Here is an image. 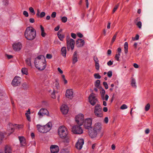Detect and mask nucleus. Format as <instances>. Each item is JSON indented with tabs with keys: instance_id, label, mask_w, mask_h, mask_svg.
I'll use <instances>...</instances> for the list:
<instances>
[{
	"instance_id": "1",
	"label": "nucleus",
	"mask_w": 153,
	"mask_h": 153,
	"mask_svg": "<svg viewBox=\"0 0 153 153\" xmlns=\"http://www.w3.org/2000/svg\"><path fill=\"white\" fill-rule=\"evenodd\" d=\"M34 64L36 67L39 70H43L46 66V60L45 56L43 55H40L36 58L34 61Z\"/></svg>"
},
{
	"instance_id": "2",
	"label": "nucleus",
	"mask_w": 153,
	"mask_h": 153,
	"mask_svg": "<svg viewBox=\"0 0 153 153\" xmlns=\"http://www.w3.org/2000/svg\"><path fill=\"white\" fill-rule=\"evenodd\" d=\"M25 36L27 39L32 40L34 39L36 36V31L32 27H27L25 32Z\"/></svg>"
},
{
	"instance_id": "3",
	"label": "nucleus",
	"mask_w": 153,
	"mask_h": 153,
	"mask_svg": "<svg viewBox=\"0 0 153 153\" xmlns=\"http://www.w3.org/2000/svg\"><path fill=\"white\" fill-rule=\"evenodd\" d=\"M58 133L60 138H65L67 136L68 131L66 128L64 126H62L59 128Z\"/></svg>"
},
{
	"instance_id": "4",
	"label": "nucleus",
	"mask_w": 153,
	"mask_h": 153,
	"mask_svg": "<svg viewBox=\"0 0 153 153\" xmlns=\"http://www.w3.org/2000/svg\"><path fill=\"white\" fill-rule=\"evenodd\" d=\"M102 108L100 104H97L95 106L94 110L95 115L98 117H101L103 116Z\"/></svg>"
},
{
	"instance_id": "5",
	"label": "nucleus",
	"mask_w": 153,
	"mask_h": 153,
	"mask_svg": "<svg viewBox=\"0 0 153 153\" xmlns=\"http://www.w3.org/2000/svg\"><path fill=\"white\" fill-rule=\"evenodd\" d=\"M81 126L79 125L74 126L72 128V132L74 134H80L82 133L83 131L80 127Z\"/></svg>"
},
{
	"instance_id": "6",
	"label": "nucleus",
	"mask_w": 153,
	"mask_h": 153,
	"mask_svg": "<svg viewBox=\"0 0 153 153\" xmlns=\"http://www.w3.org/2000/svg\"><path fill=\"white\" fill-rule=\"evenodd\" d=\"M74 40L68 38L67 37V48L68 50H69L71 48L72 50L74 49V45L75 44Z\"/></svg>"
},
{
	"instance_id": "7",
	"label": "nucleus",
	"mask_w": 153,
	"mask_h": 153,
	"mask_svg": "<svg viewBox=\"0 0 153 153\" xmlns=\"http://www.w3.org/2000/svg\"><path fill=\"white\" fill-rule=\"evenodd\" d=\"M95 94L94 93H92L91 94L89 97V101L90 104L92 105H94L98 100L97 98H96L95 96Z\"/></svg>"
},
{
	"instance_id": "8",
	"label": "nucleus",
	"mask_w": 153,
	"mask_h": 153,
	"mask_svg": "<svg viewBox=\"0 0 153 153\" xmlns=\"http://www.w3.org/2000/svg\"><path fill=\"white\" fill-rule=\"evenodd\" d=\"M84 115L82 114H79L75 117V120L78 125L82 126L84 121Z\"/></svg>"
},
{
	"instance_id": "9",
	"label": "nucleus",
	"mask_w": 153,
	"mask_h": 153,
	"mask_svg": "<svg viewBox=\"0 0 153 153\" xmlns=\"http://www.w3.org/2000/svg\"><path fill=\"white\" fill-rule=\"evenodd\" d=\"M21 78L19 76H16L12 82V85L13 86H16L20 85L21 82Z\"/></svg>"
},
{
	"instance_id": "10",
	"label": "nucleus",
	"mask_w": 153,
	"mask_h": 153,
	"mask_svg": "<svg viewBox=\"0 0 153 153\" xmlns=\"http://www.w3.org/2000/svg\"><path fill=\"white\" fill-rule=\"evenodd\" d=\"M92 124V120L90 118L86 119L83 121L82 124L86 129H89L91 127Z\"/></svg>"
},
{
	"instance_id": "11",
	"label": "nucleus",
	"mask_w": 153,
	"mask_h": 153,
	"mask_svg": "<svg viewBox=\"0 0 153 153\" xmlns=\"http://www.w3.org/2000/svg\"><path fill=\"white\" fill-rule=\"evenodd\" d=\"M20 128V126L17 125L16 124H14L13 125L11 123H9L8 125L7 129L8 130H11V131L10 133L8 134V135H10L11 133H12L14 131V129L15 128Z\"/></svg>"
},
{
	"instance_id": "12",
	"label": "nucleus",
	"mask_w": 153,
	"mask_h": 153,
	"mask_svg": "<svg viewBox=\"0 0 153 153\" xmlns=\"http://www.w3.org/2000/svg\"><path fill=\"white\" fill-rule=\"evenodd\" d=\"M100 94L101 97L102 99L103 100L107 101L109 97L106 94L105 97V92L104 89H103L102 87L100 88Z\"/></svg>"
},
{
	"instance_id": "13",
	"label": "nucleus",
	"mask_w": 153,
	"mask_h": 153,
	"mask_svg": "<svg viewBox=\"0 0 153 153\" xmlns=\"http://www.w3.org/2000/svg\"><path fill=\"white\" fill-rule=\"evenodd\" d=\"M84 143V140L83 139H79L76 145V148L80 150L82 148Z\"/></svg>"
},
{
	"instance_id": "14",
	"label": "nucleus",
	"mask_w": 153,
	"mask_h": 153,
	"mask_svg": "<svg viewBox=\"0 0 153 153\" xmlns=\"http://www.w3.org/2000/svg\"><path fill=\"white\" fill-rule=\"evenodd\" d=\"M101 124L100 123H97L94 125L93 130L94 131H96L98 133L100 132L101 129Z\"/></svg>"
},
{
	"instance_id": "15",
	"label": "nucleus",
	"mask_w": 153,
	"mask_h": 153,
	"mask_svg": "<svg viewBox=\"0 0 153 153\" xmlns=\"http://www.w3.org/2000/svg\"><path fill=\"white\" fill-rule=\"evenodd\" d=\"M13 49L16 51H19L21 48L22 45L20 42L16 43L13 45Z\"/></svg>"
},
{
	"instance_id": "16",
	"label": "nucleus",
	"mask_w": 153,
	"mask_h": 153,
	"mask_svg": "<svg viewBox=\"0 0 153 153\" xmlns=\"http://www.w3.org/2000/svg\"><path fill=\"white\" fill-rule=\"evenodd\" d=\"M61 111L62 113L63 114H67L68 111V107L67 105L64 104L62 105L60 108Z\"/></svg>"
},
{
	"instance_id": "17",
	"label": "nucleus",
	"mask_w": 153,
	"mask_h": 153,
	"mask_svg": "<svg viewBox=\"0 0 153 153\" xmlns=\"http://www.w3.org/2000/svg\"><path fill=\"white\" fill-rule=\"evenodd\" d=\"M72 90L68 89L66 91V97L69 99H71L73 97V94Z\"/></svg>"
},
{
	"instance_id": "18",
	"label": "nucleus",
	"mask_w": 153,
	"mask_h": 153,
	"mask_svg": "<svg viewBox=\"0 0 153 153\" xmlns=\"http://www.w3.org/2000/svg\"><path fill=\"white\" fill-rule=\"evenodd\" d=\"M50 149L52 153H57L59 151V147L56 145H51Z\"/></svg>"
},
{
	"instance_id": "19",
	"label": "nucleus",
	"mask_w": 153,
	"mask_h": 153,
	"mask_svg": "<svg viewBox=\"0 0 153 153\" xmlns=\"http://www.w3.org/2000/svg\"><path fill=\"white\" fill-rule=\"evenodd\" d=\"M84 43L85 42L83 39H79L76 41V45L77 47H81L84 45Z\"/></svg>"
},
{
	"instance_id": "20",
	"label": "nucleus",
	"mask_w": 153,
	"mask_h": 153,
	"mask_svg": "<svg viewBox=\"0 0 153 153\" xmlns=\"http://www.w3.org/2000/svg\"><path fill=\"white\" fill-rule=\"evenodd\" d=\"M36 126L37 129L39 132L42 133H46L47 132L44 126H42L40 125H37Z\"/></svg>"
},
{
	"instance_id": "21",
	"label": "nucleus",
	"mask_w": 153,
	"mask_h": 153,
	"mask_svg": "<svg viewBox=\"0 0 153 153\" xmlns=\"http://www.w3.org/2000/svg\"><path fill=\"white\" fill-rule=\"evenodd\" d=\"M19 138L21 145L22 146H25L26 144V140L25 138L23 136L19 137Z\"/></svg>"
},
{
	"instance_id": "22",
	"label": "nucleus",
	"mask_w": 153,
	"mask_h": 153,
	"mask_svg": "<svg viewBox=\"0 0 153 153\" xmlns=\"http://www.w3.org/2000/svg\"><path fill=\"white\" fill-rule=\"evenodd\" d=\"M77 52L76 51H75L73 55V63L75 64V63L78 61L77 60Z\"/></svg>"
},
{
	"instance_id": "23",
	"label": "nucleus",
	"mask_w": 153,
	"mask_h": 153,
	"mask_svg": "<svg viewBox=\"0 0 153 153\" xmlns=\"http://www.w3.org/2000/svg\"><path fill=\"white\" fill-rule=\"evenodd\" d=\"M98 133L96 131H94L93 130V131L89 132V135L91 138H93L96 137Z\"/></svg>"
},
{
	"instance_id": "24",
	"label": "nucleus",
	"mask_w": 153,
	"mask_h": 153,
	"mask_svg": "<svg viewBox=\"0 0 153 153\" xmlns=\"http://www.w3.org/2000/svg\"><path fill=\"white\" fill-rule=\"evenodd\" d=\"M12 150L10 146H6L4 148L5 153H12Z\"/></svg>"
},
{
	"instance_id": "25",
	"label": "nucleus",
	"mask_w": 153,
	"mask_h": 153,
	"mask_svg": "<svg viewBox=\"0 0 153 153\" xmlns=\"http://www.w3.org/2000/svg\"><path fill=\"white\" fill-rule=\"evenodd\" d=\"M51 123H47L46 125L44 126L45 127V128L46 129V132L49 131L51 128Z\"/></svg>"
},
{
	"instance_id": "26",
	"label": "nucleus",
	"mask_w": 153,
	"mask_h": 153,
	"mask_svg": "<svg viewBox=\"0 0 153 153\" xmlns=\"http://www.w3.org/2000/svg\"><path fill=\"white\" fill-rule=\"evenodd\" d=\"M131 85L132 87L136 88H137L136 83V80L133 78H132L131 80Z\"/></svg>"
},
{
	"instance_id": "27",
	"label": "nucleus",
	"mask_w": 153,
	"mask_h": 153,
	"mask_svg": "<svg viewBox=\"0 0 153 153\" xmlns=\"http://www.w3.org/2000/svg\"><path fill=\"white\" fill-rule=\"evenodd\" d=\"M57 35L59 39L61 41H62L63 38L65 37V36L61 33V31L60 30L58 32Z\"/></svg>"
},
{
	"instance_id": "28",
	"label": "nucleus",
	"mask_w": 153,
	"mask_h": 153,
	"mask_svg": "<svg viewBox=\"0 0 153 153\" xmlns=\"http://www.w3.org/2000/svg\"><path fill=\"white\" fill-rule=\"evenodd\" d=\"M62 54L63 56L65 57L66 53V50L65 47H63L61 49Z\"/></svg>"
},
{
	"instance_id": "29",
	"label": "nucleus",
	"mask_w": 153,
	"mask_h": 153,
	"mask_svg": "<svg viewBox=\"0 0 153 153\" xmlns=\"http://www.w3.org/2000/svg\"><path fill=\"white\" fill-rule=\"evenodd\" d=\"M128 43L127 42H125L124 44V52L126 54L128 52Z\"/></svg>"
},
{
	"instance_id": "30",
	"label": "nucleus",
	"mask_w": 153,
	"mask_h": 153,
	"mask_svg": "<svg viewBox=\"0 0 153 153\" xmlns=\"http://www.w3.org/2000/svg\"><path fill=\"white\" fill-rule=\"evenodd\" d=\"M22 86L23 89L25 90L27 89L29 87V85L27 83L25 82L22 84Z\"/></svg>"
},
{
	"instance_id": "31",
	"label": "nucleus",
	"mask_w": 153,
	"mask_h": 153,
	"mask_svg": "<svg viewBox=\"0 0 153 153\" xmlns=\"http://www.w3.org/2000/svg\"><path fill=\"white\" fill-rule=\"evenodd\" d=\"M22 72L23 74L27 75V69L25 68H22Z\"/></svg>"
},
{
	"instance_id": "32",
	"label": "nucleus",
	"mask_w": 153,
	"mask_h": 153,
	"mask_svg": "<svg viewBox=\"0 0 153 153\" xmlns=\"http://www.w3.org/2000/svg\"><path fill=\"white\" fill-rule=\"evenodd\" d=\"M41 111H43L44 114H48V112L46 109L45 108H42Z\"/></svg>"
},
{
	"instance_id": "33",
	"label": "nucleus",
	"mask_w": 153,
	"mask_h": 153,
	"mask_svg": "<svg viewBox=\"0 0 153 153\" xmlns=\"http://www.w3.org/2000/svg\"><path fill=\"white\" fill-rule=\"evenodd\" d=\"M4 137V134L3 133L0 132V143Z\"/></svg>"
},
{
	"instance_id": "34",
	"label": "nucleus",
	"mask_w": 153,
	"mask_h": 153,
	"mask_svg": "<svg viewBox=\"0 0 153 153\" xmlns=\"http://www.w3.org/2000/svg\"><path fill=\"white\" fill-rule=\"evenodd\" d=\"M26 64L29 66H31V63L30 59L29 58H28L26 60Z\"/></svg>"
},
{
	"instance_id": "35",
	"label": "nucleus",
	"mask_w": 153,
	"mask_h": 153,
	"mask_svg": "<svg viewBox=\"0 0 153 153\" xmlns=\"http://www.w3.org/2000/svg\"><path fill=\"white\" fill-rule=\"evenodd\" d=\"M100 83V81L99 80H97L96 81L95 85L97 88H98Z\"/></svg>"
},
{
	"instance_id": "36",
	"label": "nucleus",
	"mask_w": 153,
	"mask_h": 153,
	"mask_svg": "<svg viewBox=\"0 0 153 153\" xmlns=\"http://www.w3.org/2000/svg\"><path fill=\"white\" fill-rule=\"evenodd\" d=\"M56 82L55 84V86L56 87V88L58 89L59 88V84L58 82V80L57 79H56Z\"/></svg>"
},
{
	"instance_id": "37",
	"label": "nucleus",
	"mask_w": 153,
	"mask_h": 153,
	"mask_svg": "<svg viewBox=\"0 0 153 153\" xmlns=\"http://www.w3.org/2000/svg\"><path fill=\"white\" fill-rule=\"evenodd\" d=\"M120 53H118L116 54L115 58L117 60V61H119L120 60L119 58L120 57Z\"/></svg>"
},
{
	"instance_id": "38",
	"label": "nucleus",
	"mask_w": 153,
	"mask_h": 153,
	"mask_svg": "<svg viewBox=\"0 0 153 153\" xmlns=\"http://www.w3.org/2000/svg\"><path fill=\"white\" fill-rule=\"evenodd\" d=\"M62 152H63V153H69V151L68 148H65L63 149Z\"/></svg>"
},
{
	"instance_id": "39",
	"label": "nucleus",
	"mask_w": 153,
	"mask_h": 153,
	"mask_svg": "<svg viewBox=\"0 0 153 153\" xmlns=\"http://www.w3.org/2000/svg\"><path fill=\"white\" fill-rule=\"evenodd\" d=\"M150 108V105L149 103L147 104L145 107V110L146 111H148Z\"/></svg>"
},
{
	"instance_id": "40",
	"label": "nucleus",
	"mask_w": 153,
	"mask_h": 153,
	"mask_svg": "<svg viewBox=\"0 0 153 153\" xmlns=\"http://www.w3.org/2000/svg\"><path fill=\"white\" fill-rule=\"evenodd\" d=\"M139 37V36L138 34H137L135 37H132V40L133 41H135V40H138Z\"/></svg>"
},
{
	"instance_id": "41",
	"label": "nucleus",
	"mask_w": 153,
	"mask_h": 153,
	"mask_svg": "<svg viewBox=\"0 0 153 153\" xmlns=\"http://www.w3.org/2000/svg\"><path fill=\"white\" fill-rule=\"evenodd\" d=\"M94 76L96 79H100L101 77L99 74H95L94 75Z\"/></svg>"
},
{
	"instance_id": "42",
	"label": "nucleus",
	"mask_w": 153,
	"mask_h": 153,
	"mask_svg": "<svg viewBox=\"0 0 153 153\" xmlns=\"http://www.w3.org/2000/svg\"><path fill=\"white\" fill-rule=\"evenodd\" d=\"M136 25L140 29L141 28L142 23L141 22L139 21L136 24Z\"/></svg>"
},
{
	"instance_id": "43",
	"label": "nucleus",
	"mask_w": 153,
	"mask_h": 153,
	"mask_svg": "<svg viewBox=\"0 0 153 153\" xmlns=\"http://www.w3.org/2000/svg\"><path fill=\"white\" fill-rule=\"evenodd\" d=\"M38 115H39V116L41 117H42L44 115L43 114V111H41V109L39 112L38 113Z\"/></svg>"
},
{
	"instance_id": "44",
	"label": "nucleus",
	"mask_w": 153,
	"mask_h": 153,
	"mask_svg": "<svg viewBox=\"0 0 153 153\" xmlns=\"http://www.w3.org/2000/svg\"><path fill=\"white\" fill-rule=\"evenodd\" d=\"M128 108L127 106L125 104H123L122 105V106L120 107V109H126Z\"/></svg>"
},
{
	"instance_id": "45",
	"label": "nucleus",
	"mask_w": 153,
	"mask_h": 153,
	"mask_svg": "<svg viewBox=\"0 0 153 153\" xmlns=\"http://www.w3.org/2000/svg\"><path fill=\"white\" fill-rule=\"evenodd\" d=\"M67 20V17L65 16H64L62 18V22H63L65 23L66 22Z\"/></svg>"
},
{
	"instance_id": "46",
	"label": "nucleus",
	"mask_w": 153,
	"mask_h": 153,
	"mask_svg": "<svg viewBox=\"0 0 153 153\" xmlns=\"http://www.w3.org/2000/svg\"><path fill=\"white\" fill-rule=\"evenodd\" d=\"M29 10L31 13H33V15H34L35 14V11L33 7H29Z\"/></svg>"
},
{
	"instance_id": "47",
	"label": "nucleus",
	"mask_w": 153,
	"mask_h": 153,
	"mask_svg": "<svg viewBox=\"0 0 153 153\" xmlns=\"http://www.w3.org/2000/svg\"><path fill=\"white\" fill-rule=\"evenodd\" d=\"M25 115L27 117V120L30 122L31 121L30 117L29 114H28L27 113H25Z\"/></svg>"
},
{
	"instance_id": "48",
	"label": "nucleus",
	"mask_w": 153,
	"mask_h": 153,
	"mask_svg": "<svg viewBox=\"0 0 153 153\" xmlns=\"http://www.w3.org/2000/svg\"><path fill=\"white\" fill-rule=\"evenodd\" d=\"M119 6V4H117V5H115L113 10V13H114L117 10L118 7Z\"/></svg>"
},
{
	"instance_id": "49",
	"label": "nucleus",
	"mask_w": 153,
	"mask_h": 153,
	"mask_svg": "<svg viewBox=\"0 0 153 153\" xmlns=\"http://www.w3.org/2000/svg\"><path fill=\"white\" fill-rule=\"evenodd\" d=\"M107 75L109 77H111L112 76V73L111 71H109L107 73Z\"/></svg>"
},
{
	"instance_id": "50",
	"label": "nucleus",
	"mask_w": 153,
	"mask_h": 153,
	"mask_svg": "<svg viewBox=\"0 0 153 153\" xmlns=\"http://www.w3.org/2000/svg\"><path fill=\"white\" fill-rule=\"evenodd\" d=\"M103 85L105 87V89H107L108 88V86L107 84V83L106 82H103Z\"/></svg>"
},
{
	"instance_id": "51",
	"label": "nucleus",
	"mask_w": 153,
	"mask_h": 153,
	"mask_svg": "<svg viewBox=\"0 0 153 153\" xmlns=\"http://www.w3.org/2000/svg\"><path fill=\"white\" fill-rule=\"evenodd\" d=\"M95 64L96 69L97 70H98L100 67L99 62L95 63Z\"/></svg>"
},
{
	"instance_id": "52",
	"label": "nucleus",
	"mask_w": 153,
	"mask_h": 153,
	"mask_svg": "<svg viewBox=\"0 0 153 153\" xmlns=\"http://www.w3.org/2000/svg\"><path fill=\"white\" fill-rule=\"evenodd\" d=\"M23 14L26 17H27L29 16L28 12L26 11H23Z\"/></svg>"
},
{
	"instance_id": "53",
	"label": "nucleus",
	"mask_w": 153,
	"mask_h": 153,
	"mask_svg": "<svg viewBox=\"0 0 153 153\" xmlns=\"http://www.w3.org/2000/svg\"><path fill=\"white\" fill-rule=\"evenodd\" d=\"M116 38V35H114L112 38V40L111 41V43L112 44L115 41Z\"/></svg>"
},
{
	"instance_id": "54",
	"label": "nucleus",
	"mask_w": 153,
	"mask_h": 153,
	"mask_svg": "<svg viewBox=\"0 0 153 153\" xmlns=\"http://www.w3.org/2000/svg\"><path fill=\"white\" fill-rule=\"evenodd\" d=\"M46 57L48 59H51L52 58V56L50 54H47L46 55Z\"/></svg>"
},
{
	"instance_id": "55",
	"label": "nucleus",
	"mask_w": 153,
	"mask_h": 153,
	"mask_svg": "<svg viewBox=\"0 0 153 153\" xmlns=\"http://www.w3.org/2000/svg\"><path fill=\"white\" fill-rule=\"evenodd\" d=\"M45 15V13L44 12H42L41 13L40 15V17L41 18H42L44 17Z\"/></svg>"
},
{
	"instance_id": "56",
	"label": "nucleus",
	"mask_w": 153,
	"mask_h": 153,
	"mask_svg": "<svg viewBox=\"0 0 153 153\" xmlns=\"http://www.w3.org/2000/svg\"><path fill=\"white\" fill-rule=\"evenodd\" d=\"M56 12H53L51 15V17L53 18H54L56 17Z\"/></svg>"
},
{
	"instance_id": "57",
	"label": "nucleus",
	"mask_w": 153,
	"mask_h": 153,
	"mask_svg": "<svg viewBox=\"0 0 153 153\" xmlns=\"http://www.w3.org/2000/svg\"><path fill=\"white\" fill-rule=\"evenodd\" d=\"M94 59L95 61V63L99 62V60L97 57L95 56H94Z\"/></svg>"
},
{
	"instance_id": "58",
	"label": "nucleus",
	"mask_w": 153,
	"mask_h": 153,
	"mask_svg": "<svg viewBox=\"0 0 153 153\" xmlns=\"http://www.w3.org/2000/svg\"><path fill=\"white\" fill-rule=\"evenodd\" d=\"M108 121V118L107 117H105L104 120V122L106 124H107Z\"/></svg>"
},
{
	"instance_id": "59",
	"label": "nucleus",
	"mask_w": 153,
	"mask_h": 153,
	"mask_svg": "<svg viewBox=\"0 0 153 153\" xmlns=\"http://www.w3.org/2000/svg\"><path fill=\"white\" fill-rule=\"evenodd\" d=\"M55 91L54 90L51 94V97L52 98L55 99L56 98V96L55 95Z\"/></svg>"
},
{
	"instance_id": "60",
	"label": "nucleus",
	"mask_w": 153,
	"mask_h": 153,
	"mask_svg": "<svg viewBox=\"0 0 153 153\" xmlns=\"http://www.w3.org/2000/svg\"><path fill=\"white\" fill-rule=\"evenodd\" d=\"M113 64V62L111 60H110L107 62V65L109 66Z\"/></svg>"
},
{
	"instance_id": "61",
	"label": "nucleus",
	"mask_w": 153,
	"mask_h": 153,
	"mask_svg": "<svg viewBox=\"0 0 153 153\" xmlns=\"http://www.w3.org/2000/svg\"><path fill=\"white\" fill-rule=\"evenodd\" d=\"M71 36L74 39H75L76 37V35L75 34L71 33Z\"/></svg>"
},
{
	"instance_id": "62",
	"label": "nucleus",
	"mask_w": 153,
	"mask_h": 153,
	"mask_svg": "<svg viewBox=\"0 0 153 153\" xmlns=\"http://www.w3.org/2000/svg\"><path fill=\"white\" fill-rule=\"evenodd\" d=\"M77 35L80 38H82L83 37L82 34L80 33H77Z\"/></svg>"
},
{
	"instance_id": "63",
	"label": "nucleus",
	"mask_w": 153,
	"mask_h": 153,
	"mask_svg": "<svg viewBox=\"0 0 153 153\" xmlns=\"http://www.w3.org/2000/svg\"><path fill=\"white\" fill-rule=\"evenodd\" d=\"M150 131V130L149 128L146 129L145 131V133L146 134H148Z\"/></svg>"
},
{
	"instance_id": "64",
	"label": "nucleus",
	"mask_w": 153,
	"mask_h": 153,
	"mask_svg": "<svg viewBox=\"0 0 153 153\" xmlns=\"http://www.w3.org/2000/svg\"><path fill=\"white\" fill-rule=\"evenodd\" d=\"M29 21L31 23H33L34 22V20L33 18H30L29 19Z\"/></svg>"
}]
</instances>
